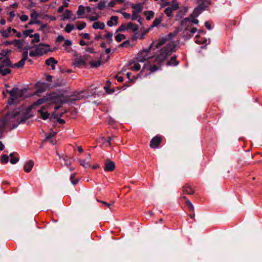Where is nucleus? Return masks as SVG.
Instances as JSON below:
<instances>
[{"label": "nucleus", "instance_id": "1", "mask_svg": "<svg viewBox=\"0 0 262 262\" xmlns=\"http://www.w3.org/2000/svg\"><path fill=\"white\" fill-rule=\"evenodd\" d=\"M48 99L49 101L52 103L62 104L68 102L74 103L80 98L79 95H73L71 97H69L65 96L62 93L58 94L53 92L48 94Z\"/></svg>", "mask_w": 262, "mask_h": 262}, {"label": "nucleus", "instance_id": "2", "mask_svg": "<svg viewBox=\"0 0 262 262\" xmlns=\"http://www.w3.org/2000/svg\"><path fill=\"white\" fill-rule=\"evenodd\" d=\"M176 47V44H175L174 42H169L165 47L159 50V53L156 57V60L159 63L162 62L169 56L172 53L175 52Z\"/></svg>", "mask_w": 262, "mask_h": 262}, {"label": "nucleus", "instance_id": "3", "mask_svg": "<svg viewBox=\"0 0 262 262\" xmlns=\"http://www.w3.org/2000/svg\"><path fill=\"white\" fill-rule=\"evenodd\" d=\"M7 92L10 95V98L8 99V103L10 105H14L18 103L20 101V99L24 97V93L26 92V89H19L18 88L15 87L11 90H7Z\"/></svg>", "mask_w": 262, "mask_h": 262}, {"label": "nucleus", "instance_id": "4", "mask_svg": "<svg viewBox=\"0 0 262 262\" xmlns=\"http://www.w3.org/2000/svg\"><path fill=\"white\" fill-rule=\"evenodd\" d=\"M155 42L152 41L150 46L147 49H144L141 51L137 55V59L139 61L143 62L148 59L151 58L155 56H148V53L152 49L154 48Z\"/></svg>", "mask_w": 262, "mask_h": 262}, {"label": "nucleus", "instance_id": "5", "mask_svg": "<svg viewBox=\"0 0 262 262\" xmlns=\"http://www.w3.org/2000/svg\"><path fill=\"white\" fill-rule=\"evenodd\" d=\"M18 112H8L5 116L3 119V123L0 125V139L3 137V135L4 132V129L5 128L8 122L12 118H16L18 115Z\"/></svg>", "mask_w": 262, "mask_h": 262}, {"label": "nucleus", "instance_id": "6", "mask_svg": "<svg viewBox=\"0 0 262 262\" xmlns=\"http://www.w3.org/2000/svg\"><path fill=\"white\" fill-rule=\"evenodd\" d=\"M32 108H31L30 106H29L25 112H23L22 113H20L19 112H13V113L15 112H18V115L16 117H17L19 116H20V117H19V122H25L27 119L29 118H30L32 115L31 114V110Z\"/></svg>", "mask_w": 262, "mask_h": 262}, {"label": "nucleus", "instance_id": "7", "mask_svg": "<svg viewBox=\"0 0 262 262\" xmlns=\"http://www.w3.org/2000/svg\"><path fill=\"white\" fill-rule=\"evenodd\" d=\"M49 84L46 82H37L35 84L36 91L35 94L39 96V94L45 92L49 87Z\"/></svg>", "mask_w": 262, "mask_h": 262}, {"label": "nucleus", "instance_id": "8", "mask_svg": "<svg viewBox=\"0 0 262 262\" xmlns=\"http://www.w3.org/2000/svg\"><path fill=\"white\" fill-rule=\"evenodd\" d=\"M49 47L48 45L43 44V43H40L38 47L36 48V50L37 51V54L38 56H41L43 54H47L49 51H51V50L50 49H47L45 47Z\"/></svg>", "mask_w": 262, "mask_h": 262}, {"label": "nucleus", "instance_id": "9", "mask_svg": "<svg viewBox=\"0 0 262 262\" xmlns=\"http://www.w3.org/2000/svg\"><path fill=\"white\" fill-rule=\"evenodd\" d=\"M115 168V163L110 160V159L106 160L104 166V170L105 171H113Z\"/></svg>", "mask_w": 262, "mask_h": 262}, {"label": "nucleus", "instance_id": "10", "mask_svg": "<svg viewBox=\"0 0 262 262\" xmlns=\"http://www.w3.org/2000/svg\"><path fill=\"white\" fill-rule=\"evenodd\" d=\"M161 138L159 136L154 137L150 141V147L152 148H157L161 142Z\"/></svg>", "mask_w": 262, "mask_h": 262}, {"label": "nucleus", "instance_id": "11", "mask_svg": "<svg viewBox=\"0 0 262 262\" xmlns=\"http://www.w3.org/2000/svg\"><path fill=\"white\" fill-rule=\"evenodd\" d=\"M198 7L203 10H205L211 4L210 0H199L198 1Z\"/></svg>", "mask_w": 262, "mask_h": 262}, {"label": "nucleus", "instance_id": "12", "mask_svg": "<svg viewBox=\"0 0 262 262\" xmlns=\"http://www.w3.org/2000/svg\"><path fill=\"white\" fill-rule=\"evenodd\" d=\"M169 40L170 39L168 38H167V36H166L164 37L160 38L159 40V41L157 42L154 41L155 42V43L154 45L153 49L155 50L156 49L159 48V47H160L164 44L166 43V42Z\"/></svg>", "mask_w": 262, "mask_h": 262}, {"label": "nucleus", "instance_id": "13", "mask_svg": "<svg viewBox=\"0 0 262 262\" xmlns=\"http://www.w3.org/2000/svg\"><path fill=\"white\" fill-rule=\"evenodd\" d=\"M48 101H49L48 95H47L46 96H44L42 98L38 99L36 101L34 102L30 106L31 108L33 109V108H34V106L40 105Z\"/></svg>", "mask_w": 262, "mask_h": 262}, {"label": "nucleus", "instance_id": "14", "mask_svg": "<svg viewBox=\"0 0 262 262\" xmlns=\"http://www.w3.org/2000/svg\"><path fill=\"white\" fill-rule=\"evenodd\" d=\"M46 110V107L43 106L38 111V113L40 114V117L43 120H47L49 118L50 115L48 112H45L44 111Z\"/></svg>", "mask_w": 262, "mask_h": 262}, {"label": "nucleus", "instance_id": "15", "mask_svg": "<svg viewBox=\"0 0 262 262\" xmlns=\"http://www.w3.org/2000/svg\"><path fill=\"white\" fill-rule=\"evenodd\" d=\"M34 165V162L32 160H29L28 162H27L24 166V170L26 172L29 173L30 172Z\"/></svg>", "mask_w": 262, "mask_h": 262}, {"label": "nucleus", "instance_id": "16", "mask_svg": "<svg viewBox=\"0 0 262 262\" xmlns=\"http://www.w3.org/2000/svg\"><path fill=\"white\" fill-rule=\"evenodd\" d=\"M118 17L117 16H112L110 20L107 22V25L109 27H112L113 25H117L118 23Z\"/></svg>", "mask_w": 262, "mask_h": 262}, {"label": "nucleus", "instance_id": "17", "mask_svg": "<svg viewBox=\"0 0 262 262\" xmlns=\"http://www.w3.org/2000/svg\"><path fill=\"white\" fill-rule=\"evenodd\" d=\"M105 24L101 21H97L93 23L92 27L95 29L103 30L105 28Z\"/></svg>", "mask_w": 262, "mask_h": 262}, {"label": "nucleus", "instance_id": "18", "mask_svg": "<svg viewBox=\"0 0 262 262\" xmlns=\"http://www.w3.org/2000/svg\"><path fill=\"white\" fill-rule=\"evenodd\" d=\"M182 189L183 192L188 194L192 195L194 193L193 190L188 184H186L185 186H183Z\"/></svg>", "mask_w": 262, "mask_h": 262}, {"label": "nucleus", "instance_id": "19", "mask_svg": "<svg viewBox=\"0 0 262 262\" xmlns=\"http://www.w3.org/2000/svg\"><path fill=\"white\" fill-rule=\"evenodd\" d=\"M188 21H190L192 23H193L196 25L198 24L199 22L198 19H194L193 18H192V19H190L189 18L186 17L182 20L181 26H184L186 24V23Z\"/></svg>", "mask_w": 262, "mask_h": 262}, {"label": "nucleus", "instance_id": "20", "mask_svg": "<svg viewBox=\"0 0 262 262\" xmlns=\"http://www.w3.org/2000/svg\"><path fill=\"white\" fill-rule=\"evenodd\" d=\"M131 7L134 9V10H135V11H136L137 13H141L143 9V6L141 4H138L136 5L132 4Z\"/></svg>", "mask_w": 262, "mask_h": 262}, {"label": "nucleus", "instance_id": "21", "mask_svg": "<svg viewBox=\"0 0 262 262\" xmlns=\"http://www.w3.org/2000/svg\"><path fill=\"white\" fill-rule=\"evenodd\" d=\"M15 154H17V153L13 152L10 153V154L9 155V157L11 158L10 160V162L12 164H15L19 161V157H14V155Z\"/></svg>", "mask_w": 262, "mask_h": 262}, {"label": "nucleus", "instance_id": "22", "mask_svg": "<svg viewBox=\"0 0 262 262\" xmlns=\"http://www.w3.org/2000/svg\"><path fill=\"white\" fill-rule=\"evenodd\" d=\"M177 56L176 55L173 56L171 57L170 60L168 61L167 62V66L174 65L175 66L178 65L179 62L176 60Z\"/></svg>", "mask_w": 262, "mask_h": 262}, {"label": "nucleus", "instance_id": "23", "mask_svg": "<svg viewBox=\"0 0 262 262\" xmlns=\"http://www.w3.org/2000/svg\"><path fill=\"white\" fill-rule=\"evenodd\" d=\"M195 38V42L199 45L206 43L207 41V39L206 38L200 37V35H196Z\"/></svg>", "mask_w": 262, "mask_h": 262}, {"label": "nucleus", "instance_id": "24", "mask_svg": "<svg viewBox=\"0 0 262 262\" xmlns=\"http://www.w3.org/2000/svg\"><path fill=\"white\" fill-rule=\"evenodd\" d=\"M202 11L203 10L197 7L194 9L193 13L191 14V17L194 18L198 17L201 13Z\"/></svg>", "mask_w": 262, "mask_h": 262}, {"label": "nucleus", "instance_id": "25", "mask_svg": "<svg viewBox=\"0 0 262 262\" xmlns=\"http://www.w3.org/2000/svg\"><path fill=\"white\" fill-rule=\"evenodd\" d=\"M2 63L4 64V66L7 67H13V64L12 63L10 59L8 57L6 58L1 62Z\"/></svg>", "mask_w": 262, "mask_h": 262}, {"label": "nucleus", "instance_id": "26", "mask_svg": "<svg viewBox=\"0 0 262 262\" xmlns=\"http://www.w3.org/2000/svg\"><path fill=\"white\" fill-rule=\"evenodd\" d=\"M127 28L130 29L133 32H135L138 30L139 27L137 24L129 23L127 25Z\"/></svg>", "mask_w": 262, "mask_h": 262}, {"label": "nucleus", "instance_id": "27", "mask_svg": "<svg viewBox=\"0 0 262 262\" xmlns=\"http://www.w3.org/2000/svg\"><path fill=\"white\" fill-rule=\"evenodd\" d=\"M85 61L81 58L76 59L74 62V65L77 67H80L81 65H85Z\"/></svg>", "mask_w": 262, "mask_h": 262}, {"label": "nucleus", "instance_id": "28", "mask_svg": "<svg viewBox=\"0 0 262 262\" xmlns=\"http://www.w3.org/2000/svg\"><path fill=\"white\" fill-rule=\"evenodd\" d=\"M186 205L190 211L194 212V207L188 199H187V201H186Z\"/></svg>", "mask_w": 262, "mask_h": 262}, {"label": "nucleus", "instance_id": "29", "mask_svg": "<svg viewBox=\"0 0 262 262\" xmlns=\"http://www.w3.org/2000/svg\"><path fill=\"white\" fill-rule=\"evenodd\" d=\"M154 12L152 11H147L144 12V14L146 15V19L147 20H150L154 16Z\"/></svg>", "mask_w": 262, "mask_h": 262}, {"label": "nucleus", "instance_id": "30", "mask_svg": "<svg viewBox=\"0 0 262 262\" xmlns=\"http://www.w3.org/2000/svg\"><path fill=\"white\" fill-rule=\"evenodd\" d=\"M11 32V28L9 27L7 30L3 31L1 33L2 36L5 38H8L10 36V33Z\"/></svg>", "mask_w": 262, "mask_h": 262}, {"label": "nucleus", "instance_id": "31", "mask_svg": "<svg viewBox=\"0 0 262 262\" xmlns=\"http://www.w3.org/2000/svg\"><path fill=\"white\" fill-rule=\"evenodd\" d=\"M179 31L180 30L178 28L176 29L173 32H171L168 35H166L167 38H168L170 40H171L178 34Z\"/></svg>", "mask_w": 262, "mask_h": 262}, {"label": "nucleus", "instance_id": "32", "mask_svg": "<svg viewBox=\"0 0 262 262\" xmlns=\"http://www.w3.org/2000/svg\"><path fill=\"white\" fill-rule=\"evenodd\" d=\"M71 15L72 13L71 11L69 10H66L64 13L62 15L63 18H61V20H64L66 19H69L71 17Z\"/></svg>", "mask_w": 262, "mask_h": 262}, {"label": "nucleus", "instance_id": "33", "mask_svg": "<svg viewBox=\"0 0 262 262\" xmlns=\"http://www.w3.org/2000/svg\"><path fill=\"white\" fill-rule=\"evenodd\" d=\"M26 61V60L21 58L19 62L13 64V67H16L17 68H23Z\"/></svg>", "mask_w": 262, "mask_h": 262}, {"label": "nucleus", "instance_id": "34", "mask_svg": "<svg viewBox=\"0 0 262 262\" xmlns=\"http://www.w3.org/2000/svg\"><path fill=\"white\" fill-rule=\"evenodd\" d=\"M58 61L53 57H50L46 60V64L47 66H51L52 63H57Z\"/></svg>", "mask_w": 262, "mask_h": 262}, {"label": "nucleus", "instance_id": "35", "mask_svg": "<svg viewBox=\"0 0 262 262\" xmlns=\"http://www.w3.org/2000/svg\"><path fill=\"white\" fill-rule=\"evenodd\" d=\"M85 8L82 5H80L78 7V10L77 11V14L78 15H82L84 13Z\"/></svg>", "mask_w": 262, "mask_h": 262}, {"label": "nucleus", "instance_id": "36", "mask_svg": "<svg viewBox=\"0 0 262 262\" xmlns=\"http://www.w3.org/2000/svg\"><path fill=\"white\" fill-rule=\"evenodd\" d=\"M106 7V2L104 1H100L98 4L97 8L100 10H102Z\"/></svg>", "mask_w": 262, "mask_h": 262}, {"label": "nucleus", "instance_id": "37", "mask_svg": "<svg viewBox=\"0 0 262 262\" xmlns=\"http://www.w3.org/2000/svg\"><path fill=\"white\" fill-rule=\"evenodd\" d=\"M161 17H156L152 23V25L151 27H157L158 25H159L161 22Z\"/></svg>", "mask_w": 262, "mask_h": 262}, {"label": "nucleus", "instance_id": "38", "mask_svg": "<svg viewBox=\"0 0 262 262\" xmlns=\"http://www.w3.org/2000/svg\"><path fill=\"white\" fill-rule=\"evenodd\" d=\"M3 69V68H0V70L1 71V74L3 76H6L8 74H10L11 72V70L9 68Z\"/></svg>", "mask_w": 262, "mask_h": 262}, {"label": "nucleus", "instance_id": "39", "mask_svg": "<svg viewBox=\"0 0 262 262\" xmlns=\"http://www.w3.org/2000/svg\"><path fill=\"white\" fill-rule=\"evenodd\" d=\"M126 38V36L122 34H118L115 36V39L117 42H120L123 39Z\"/></svg>", "mask_w": 262, "mask_h": 262}, {"label": "nucleus", "instance_id": "40", "mask_svg": "<svg viewBox=\"0 0 262 262\" xmlns=\"http://www.w3.org/2000/svg\"><path fill=\"white\" fill-rule=\"evenodd\" d=\"M9 161V156L7 155H2L1 159V163H7Z\"/></svg>", "mask_w": 262, "mask_h": 262}, {"label": "nucleus", "instance_id": "41", "mask_svg": "<svg viewBox=\"0 0 262 262\" xmlns=\"http://www.w3.org/2000/svg\"><path fill=\"white\" fill-rule=\"evenodd\" d=\"M87 159H85L84 160H79L80 164L82 165L84 168H87L90 167V165L89 163V162H87Z\"/></svg>", "mask_w": 262, "mask_h": 262}, {"label": "nucleus", "instance_id": "42", "mask_svg": "<svg viewBox=\"0 0 262 262\" xmlns=\"http://www.w3.org/2000/svg\"><path fill=\"white\" fill-rule=\"evenodd\" d=\"M34 39L31 40L32 43H34L35 42H39L40 41V35L38 33L34 34Z\"/></svg>", "mask_w": 262, "mask_h": 262}, {"label": "nucleus", "instance_id": "43", "mask_svg": "<svg viewBox=\"0 0 262 262\" xmlns=\"http://www.w3.org/2000/svg\"><path fill=\"white\" fill-rule=\"evenodd\" d=\"M74 29V26L72 24H68L65 28V31L67 33H70L71 31Z\"/></svg>", "mask_w": 262, "mask_h": 262}, {"label": "nucleus", "instance_id": "44", "mask_svg": "<svg viewBox=\"0 0 262 262\" xmlns=\"http://www.w3.org/2000/svg\"><path fill=\"white\" fill-rule=\"evenodd\" d=\"M70 179L72 184L74 185H76L79 181V179H75V174H71Z\"/></svg>", "mask_w": 262, "mask_h": 262}, {"label": "nucleus", "instance_id": "45", "mask_svg": "<svg viewBox=\"0 0 262 262\" xmlns=\"http://www.w3.org/2000/svg\"><path fill=\"white\" fill-rule=\"evenodd\" d=\"M126 28L127 25L125 24H123L116 30V32L124 31Z\"/></svg>", "mask_w": 262, "mask_h": 262}, {"label": "nucleus", "instance_id": "46", "mask_svg": "<svg viewBox=\"0 0 262 262\" xmlns=\"http://www.w3.org/2000/svg\"><path fill=\"white\" fill-rule=\"evenodd\" d=\"M172 10H171V8L169 7L166 8L164 10L165 14L168 16V17H171L172 16Z\"/></svg>", "mask_w": 262, "mask_h": 262}, {"label": "nucleus", "instance_id": "47", "mask_svg": "<svg viewBox=\"0 0 262 262\" xmlns=\"http://www.w3.org/2000/svg\"><path fill=\"white\" fill-rule=\"evenodd\" d=\"M101 60H99L97 61H93L91 63V66L92 68H98L101 65Z\"/></svg>", "mask_w": 262, "mask_h": 262}, {"label": "nucleus", "instance_id": "48", "mask_svg": "<svg viewBox=\"0 0 262 262\" xmlns=\"http://www.w3.org/2000/svg\"><path fill=\"white\" fill-rule=\"evenodd\" d=\"M25 43V41L24 40L20 39V41L15 45V47H17L18 49L20 50H23V46Z\"/></svg>", "mask_w": 262, "mask_h": 262}, {"label": "nucleus", "instance_id": "49", "mask_svg": "<svg viewBox=\"0 0 262 262\" xmlns=\"http://www.w3.org/2000/svg\"><path fill=\"white\" fill-rule=\"evenodd\" d=\"M160 68V66H157V65H153V66H151L149 67V70L151 72H154L157 71L158 69H159Z\"/></svg>", "mask_w": 262, "mask_h": 262}, {"label": "nucleus", "instance_id": "50", "mask_svg": "<svg viewBox=\"0 0 262 262\" xmlns=\"http://www.w3.org/2000/svg\"><path fill=\"white\" fill-rule=\"evenodd\" d=\"M56 134V133L54 132H52V133H49L46 136V140H49L52 139L54 136H55Z\"/></svg>", "mask_w": 262, "mask_h": 262}, {"label": "nucleus", "instance_id": "51", "mask_svg": "<svg viewBox=\"0 0 262 262\" xmlns=\"http://www.w3.org/2000/svg\"><path fill=\"white\" fill-rule=\"evenodd\" d=\"M85 26H86V23L84 21H82L80 24L77 25V28L79 30H82L85 27Z\"/></svg>", "mask_w": 262, "mask_h": 262}, {"label": "nucleus", "instance_id": "52", "mask_svg": "<svg viewBox=\"0 0 262 262\" xmlns=\"http://www.w3.org/2000/svg\"><path fill=\"white\" fill-rule=\"evenodd\" d=\"M11 52V50H3L2 51L1 53L2 54L3 57H6L9 54H10Z\"/></svg>", "mask_w": 262, "mask_h": 262}, {"label": "nucleus", "instance_id": "53", "mask_svg": "<svg viewBox=\"0 0 262 262\" xmlns=\"http://www.w3.org/2000/svg\"><path fill=\"white\" fill-rule=\"evenodd\" d=\"M140 68H141L140 64L138 63H136L134 64V67L131 68V69L138 71L140 70Z\"/></svg>", "mask_w": 262, "mask_h": 262}, {"label": "nucleus", "instance_id": "54", "mask_svg": "<svg viewBox=\"0 0 262 262\" xmlns=\"http://www.w3.org/2000/svg\"><path fill=\"white\" fill-rule=\"evenodd\" d=\"M139 17V15H137L136 11L135 10H133L132 12V15L131 17V19L133 20H136Z\"/></svg>", "mask_w": 262, "mask_h": 262}, {"label": "nucleus", "instance_id": "55", "mask_svg": "<svg viewBox=\"0 0 262 262\" xmlns=\"http://www.w3.org/2000/svg\"><path fill=\"white\" fill-rule=\"evenodd\" d=\"M33 30L32 29H29V30H26L23 31V34L25 36V37H27L30 33H32L33 32Z\"/></svg>", "mask_w": 262, "mask_h": 262}, {"label": "nucleus", "instance_id": "56", "mask_svg": "<svg viewBox=\"0 0 262 262\" xmlns=\"http://www.w3.org/2000/svg\"><path fill=\"white\" fill-rule=\"evenodd\" d=\"M129 43H130L129 40H127L124 41L123 42H122V43H121L120 45H119V47H124L129 46Z\"/></svg>", "mask_w": 262, "mask_h": 262}, {"label": "nucleus", "instance_id": "57", "mask_svg": "<svg viewBox=\"0 0 262 262\" xmlns=\"http://www.w3.org/2000/svg\"><path fill=\"white\" fill-rule=\"evenodd\" d=\"M19 120L20 119H19V118H18L17 121L16 122L12 123V126L11 129H14V128H16L20 123H23V122H19Z\"/></svg>", "mask_w": 262, "mask_h": 262}, {"label": "nucleus", "instance_id": "58", "mask_svg": "<svg viewBox=\"0 0 262 262\" xmlns=\"http://www.w3.org/2000/svg\"><path fill=\"white\" fill-rule=\"evenodd\" d=\"M100 202L104 206H106L108 208H109L110 209H111V206L113 205V204H114V202L112 203V204H109L108 203H107L106 202H104V201H100Z\"/></svg>", "mask_w": 262, "mask_h": 262}, {"label": "nucleus", "instance_id": "59", "mask_svg": "<svg viewBox=\"0 0 262 262\" xmlns=\"http://www.w3.org/2000/svg\"><path fill=\"white\" fill-rule=\"evenodd\" d=\"M32 11H33V12L31 14V17L34 19H36L37 18L38 15H37L36 12L34 10H33Z\"/></svg>", "mask_w": 262, "mask_h": 262}, {"label": "nucleus", "instance_id": "60", "mask_svg": "<svg viewBox=\"0 0 262 262\" xmlns=\"http://www.w3.org/2000/svg\"><path fill=\"white\" fill-rule=\"evenodd\" d=\"M169 7L171 8V10L172 11L177 10L179 8V5H178V3L173 4L172 5V6L171 7Z\"/></svg>", "mask_w": 262, "mask_h": 262}, {"label": "nucleus", "instance_id": "61", "mask_svg": "<svg viewBox=\"0 0 262 262\" xmlns=\"http://www.w3.org/2000/svg\"><path fill=\"white\" fill-rule=\"evenodd\" d=\"M38 54L36 49L35 51H31L29 53V55L31 57L39 56Z\"/></svg>", "mask_w": 262, "mask_h": 262}, {"label": "nucleus", "instance_id": "62", "mask_svg": "<svg viewBox=\"0 0 262 262\" xmlns=\"http://www.w3.org/2000/svg\"><path fill=\"white\" fill-rule=\"evenodd\" d=\"M81 36H82L84 39H90V36L89 33H82L80 34Z\"/></svg>", "mask_w": 262, "mask_h": 262}, {"label": "nucleus", "instance_id": "63", "mask_svg": "<svg viewBox=\"0 0 262 262\" xmlns=\"http://www.w3.org/2000/svg\"><path fill=\"white\" fill-rule=\"evenodd\" d=\"M28 51H24L22 54V59L27 60L28 58Z\"/></svg>", "mask_w": 262, "mask_h": 262}, {"label": "nucleus", "instance_id": "64", "mask_svg": "<svg viewBox=\"0 0 262 262\" xmlns=\"http://www.w3.org/2000/svg\"><path fill=\"white\" fill-rule=\"evenodd\" d=\"M111 82L110 81H107L105 85L104 86V89L105 90L106 92L107 90H108L110 87L111 86Z\"/></svg>", "mask_w": 262, "mask_h": 262}]
</instances>
